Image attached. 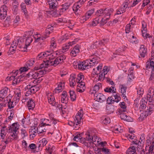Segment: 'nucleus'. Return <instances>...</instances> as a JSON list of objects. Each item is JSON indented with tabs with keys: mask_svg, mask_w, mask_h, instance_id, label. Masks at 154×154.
<instances>
[{
	"mask_svg": "<svg viewBox=\"0 0 154 154\" xmlns=\"http://www.w3.org/2000/svg\"><path fill=\"white\" fill-rule=\"evenodd\" d=\"M66 57L65 55H62L58 57L56 59L53 60L52 59V58L50 57H48L49 60L44 61V64L45 66H56L59 63H62L63 61V60H65Z\"/></svg>",
	"mask_w": 154,
	"mask_h": 154,
	"instance_id": "5",
	"label": "nucleus"
},
{
	"mask_svg": "<svg viewBox=\"0 0 154 154\" xmlns=\"http://www.w3.org/2000/svg\"><path fill=\"white\" fill-rule=\"evenodd\" d=\"M119 105L120 108L118 109L119 113L124 112L126 111L127 106L125 102H120Z\"/></svg>",
	"mask_w": 154,
	"mask_h": 154,
	"instance_id": "31",
	"label": "nucleus"
},
{
	"mask_svg": "<svg viewBox=\"0 0 154 154\" xmlns=\"http://www.w3.org/2000/svg\"><path fill=\"white\" fill-rule=\"evenodd\" d=\"M10 89L7 87H5L0 91V101H2L8 94H10Z\"/></svg>",
	"mask_w": 154,
	"mask_h": 154,
	"instance_id": "15",
	"label": "nucleus"
},
{
	"mask_svg": "<svg viewBox=\"0 0 154 154\" xmlns=\"http://www.w3.org/2000/svg\"><path fill=\"white\" fill-rule=\"evenodd\" d=\"M51 45H50V50L49 51V52H51L52 54H56L57 55V51H55L53 54V51L54 49H55L57 47V43L55 39L54 38H52L51 41Z\"/></svg>",
	"mask_w": 154,
	"mask_h": 154,
	"instance_id": "17",
	"label": "nucleus"
},
{
	"mask_svg": "<svg viewBox=\"0 0 154 154\" xmlns=\"http://www.w3.org/2000/svg\"><path fill=\"white\" fill-rule=\"evenodd\" d=\"M94 99L100 103L104 102L106 100V96L101 93H95L94 95Z\"/></svg>",
	"mask_w": 154,
	"mask_h": 154,
	"instance_id": "11",
	"label": "nucleus"
},
{
	"mask_svg": "<svg viewBox=\"0 0 154 154\" xmlns=\"http://www.w3.org/2000/svg\"><path fill=\"white\" fill-rule=\"evenodd\" d=\"M71 5V3L70 2H65L61 6V8H60L59 10L62 13L68 9Z\"/></svg>",
	"mask_w": 154,
	"mask_h": 154,
	"instance_id": "28",
	"label": "nucleus"
},
{
	"mask_svg": "<svg viewBox=\"0 0 154 154\" xmlns=\"http://www.w3.org/2000/svg\"><path fill=\"white\" fill-rule=\"evenodd\" d=\"M55 26L54 24L49 25L47 26V28L46 30L45 33L46 35L48 36L53 31L54 27Z\"/></svg>",
	"mask_w": 154,
	"mask_h": 154,
	"instance_id": "42",
	"label": "nucleus"
},
{
	"mask_svg": "<svg viewBox=\"0 0 154 154\" xmlns=\"http://www.w3.org/2000/svg\"><path fill=\"white\" fill-rule=\"evenodd\" d=\"M73 140L74 141L79 142L83 143H87V142H86V137L85 138L83 137L80 134H78L76 135L74 137Z\"/></svg>",
	"mask_w": 154,
	"mask_h": 154,
	"instance_id": "20",
	"label": "nucleus"
},
{
	"mask_svg": "<svg viewBox=\"0 0 154 154\" xmlns=\"http://www.w3.org/2000/svg\"><path fill=\"white\" fill-rule=\"evenodd\" d=\"M147 100L146 98H142L140 101V106L139 109L140 111H142L146 109V104H147Z\"/></svg>",
	"mask_w": 154,
	"mask_h": 154,
	"instance_id": "22",
	"label": "nucleus"
},
{
	"mask_svg": "<svg viewBox=\"0 0 154 154\" xmlns=\"http://www.w3.org/2000/svg\"><path fill=\"white\" fill-rule=\"evenodd\" d=\"M102 87L101 84L100 83H97L94 86L93 88L94 92H91V93L95 94V93H97V92L100 89L102 88Z\"/></svg>",
	"mask_w": 154,
	"mask_h": 154,
	"instance_id": "45",
	"label": "nucleus"
},
{
	"mask_svg": "<svg viewBox=\"0 0 154 154\" xmlns=\"http://www.w3.org/2000/svg\"><path fill=\"white\" fill-rule=\"evenodd\" d=\"M113 97H114V99L112 96L109 97L107 98L106 101L107 103L108 104H112L115 102L118 103L121 100V98L119 95L116 94Z\"/></svg>",
	"mask_w": 154,
	"mask_h": 154,
	"instance_id": "12",
	"label": "nucleus"
},
{
	"mask_svg": "<svg viewBox=\"0 0 154 154\" xmlns=\"http://www.w3.org/2000/svg\"><path fill=\"white\" fill-rule=\"evenodd\" d=\"M68 39V35L65 34L61 36L59 40L61 42H64Z\"/></svg>",
	"mask_w": 154,
	"mask_h": 154,
	"instance_id": "64",
	"label": "nucleus"
},
{
	"mask_svg": "<svg viewBox=\"0 0 154 154\" xmlns=\"http://www.w3.org/2000/svg\"><path fill=\"white\" fill-rule=\"evenodd\" d=\"M140 55L141 57L144 58L147 54V48L144 45H141L139 50Z\"/></svg>",
	"mask_w": 154,
	"mask_h": 154,
	"instance_id": "19",
	"label": "nucleus"
},
{
	"mask_svg": "<svg viewBox=\"0 0 154 154\" xmlns=\"http://www.w3.org/2000/svg\"><path fill=\"white\" fill-rule=\"evenodd\" d=\"M128 4V1L126 0L120 7L119 10L121 11L122 13L126 11Z\"/></svg>",
	"mask_w": 154,
	"mask_h": 154,
	"instance_id": "40",
	"label": "nucleus"
},
{
	"mask_svg": "<svg viewBox=\"0 0 154 154\" xmlns=\"http://www.w3.org/2000/svg\"><path fill=\"white\" fill-rule=\"evenodd\" d=\"M114 130L115 133H116L121 132L122 131L121 127L119 124L115 125L114 127Z\"/></svg>",
	"mask_w": 154,
	"mask_h": 154,
	"instance_id": "52",
	"label": "nucleus"
},
{
	"mask_svg": "<svg viewBox=\"0 0 154 154\" xmlns=\"http://www.w3.org/2000/svg\"><path fill=\"white\" fill-rule=\"evenodd\" d=\"M67 96H61V100L63 104H58L57 106V109L59 110L62 116L64 118L67 116L69 113L68 109L67 108L66 104L67 102Z\"/></svg>",
	"mask_w": 154,
	"mask_h": 154,
	"instance_id": "4",
	"label": "nucleus"
},
{
	"mask_svg": "<svg viewBox=\"0 0 154 154\" xmlns=\"http://www.w3.org/2000/svg\"><path fill=\"white\" fill-rule=\"evenodd\" d=\"M19 127V125L17 123H14L12 124L11 126H10L9 127V131L14 132L16 133Z\"/></svg>",
	"mask_w": 154,
	"mask_h": 154,
	"instance_id": "25",
	"label": "nucleus"
},
{
	"mask_svg": "<svg viewBox=\"0 0 154 154\" xmlns=\"http://www.w3.org/2000/svg\"><path fill=\"white\" fill-rule=\"evenodd\" d=\"M119 88L120 90V92L122 94V97L124 99H125L126 97V93L127 89V86L125 85L120 84Z\"/></svg>",
	"mask_w": 154,
	"mask_h": 154,
	"instance_id": "21",
	"label": "nucleus"
},
{
	"mask_svg": "<svg viewBox=\"0 0 154 154\" xmlns=\"http://www.w3.org/2000/svg\"><path fill=\"white\" fill-rule=\"evenodd\" d=\"M97 76L95 77V81H100L101 82L103 81L105 78V75L103 74L102 72H100L98 74H97Z\"/></svg>",
	"mask_w": 154,
	"mask_h": 154,
	"instance_id": "32",
	"label": "nucleus"
},
{
	"mask_svg": "<svg viewBox=\"0 0 154 154\" xmlns=\"http://www.w3.org/2000/svg\"><path fill=\"white\" fill-rule=\"evenodd\" d=\"M30 136H32V138L35 137L37 134V129L34 127H32L29 130Z\"/></svg>",
	"mask_w": 154,
	"mask_h": 154,
	"instance_id": "46",
	"label": "nucleus"
},
{
	"mask_svg": "<svg viewBox=\"0 0 154 154\" xmlns=\"http://www.w3.org/2000/svg\"><path fill=\"white\" fill-rule=\"evenodd\" d=\"M126 154H137L136 149L134 146L130 147L127 150Z\"/></svg>",
	"mask_w": 154,
	"mask_h": 154,
	"instance_id": "41",
	"label": "nucleus"
},
{
	"mask_svg": "<svg viewBox=\"0 0 154 154\" xmlns=\"http://www.w3.org/2000/svg\"><path fill=\"white\" fill-rule=\"evenodd\" d=\"M25 39V36H23L22 37L18 38H16L14 39L13 41V43L17 47V46L20 48H23L24 46H25L24 42Z\"/></svg>",
	"mask_w": 154,
	"mask_h": 154,
	"instance_id": "8",
	"label": "nucleus"
},
{
	"mask_svg": "<svg viewBox=\"0 0 154 154\" xmlns=\"http://www.w3.org/2000/svg\"><path fill=\"white\" fill-rule=\"evenodd\" d=\"M25 46H24V49H26V48L29 46L32 41V37L27 36V37H25Z\"/></svg>",
	"mask_w": 154,
	"mask_h": 154,
	"instance_id": "34",
	"label": "nucleus"
},
{
	"mask_svg": "<svg viewBox=\"0 0 154 154\" xmlns=\"http://www.w3.org/2000/svg\"><path fill=\"white\" fill-rule=\"evenodd\" d=\"M21 9L23 10L24 14L26 15L27 14V11L26 10V6L24 3H22L20 5Z\"/></svg>",
	"mask_w": 154,
	"mask_h": 154,
	"instance_id": "60",
	"label": "nucleus"
},
{
	"mask_svg": "<svg viewBox=\"0 0 154 154\" xmlns=\"http://www.w3.org/2000/svg\"><path fill=\"white\" fill-rule=\"evenodd\" d=\"M47 66H45L44 62V63H42L39 67H36L34 68V70H38L40 69H41V70L37 72L34 71H31L27 75L30 79H37L40 78L41 75L45 74L48 71L47 69Z\"/></svg>",
	"mask_w": 154,
	"mask_h": 154,
	"instance_id": "3",
	"label": "nucleus"
},
{
	"mask_svg": "<svg viewBox=\"0 0 154 154\" xmlns=\"http://www.w3.org/2000/svg\"><path fill=\"white\" fill-rule=\"evenodd\" d=\"M21 90L18 88L16 89L14 91L15 94V97H16V99L17 101H18L20 98L21 96Z\"/></svg>",
	"mask_w": 154,
	"mask_h": 154,
	"instance_id": "44",
	"label": "nucleus"
},
{
	"mask_svg": "<svg viewBox=\"0 0 154 154\" xmlns=\"http://www.w3.org/2000/svg\"><path fill=\"white\" fill-rule=\"evenodd\" d=\"M99 58L94 55H91L89 59L82 62L78 63V68L82 70L89 69L98 63Z\"/></svg>",
	"mask_w": 154,
	"mask_h": 154,
	"instance_id": "1",
	"label": "nucleus"
},
{
	"mask_svg": "<svg viewBox=\"0 0 154 154\" xmlns=\"http://www.w3.org/2000/svg\"><path fill=\"white\" fill-rule=\"evenodd\" d=\"M71 42H69L67 44L64 45L62 48V52L64 53L67 51L69 48V46H72Z\"/></svg>",
	"mask_w": 154,
	"mask_h": 154,
	"instance_id": "49",
	"label": "nucleus"
},
{
	"mask_svg": "<svg viewBox=\"0 0 154 154\" xmlns=\"http://www.w3.org/2000/svg\"><path fill=\"white\" fill-rule=\"evenodd\" d=\"M27 107L29 110H33L35 106L34 102L32 99H29L27 102Z\"/></svg>",
	"mask_w": 154,
	"mask_h": 154,
	"instance_id": "39",
	"label": "nucleus"
},
{
	"mask_svg": "<svg viewBox=\"0 0 154 154\" xmlns=\"http://www.w3.org/2000/svg\"><path fill=\"white\" fill-rule=\"evenodd\" d=\"M86 142L88 141L89 142V144H88L87 146H90L91 143H94V144H95L94 142H97V143H99V140L98 137L96 135H91L89 133H88L86 134Z\"/></svg>",
	"mask_w": 154,
	"mask_h": 154,
	"instance_id": "7",
	"label": "nucleus"
},
{
	"mask_svg": "<svg viewBox=\"0 0 154 154\" xmlns=\"http://www.w3.org/2000/svg\"><path fill=\"white\" fill-rule=\"evenodd\" d=\"M105 92L109 93H116V89L115 87L111 86L110 87H107L104 89Z\"/></svg>",
	"mask_w": 154,
	"mask_h": 154,
	"instance_id": "38",
	"label": "nucleus"
},
{
	"mask_svg": "<svg viewBox=\"0 0 154 154\" xmlns=\"http://www.w3.org/2000/svg\"><path fill=\"white\" fill-rule=\"evenodd\" d=\"M53 54H51V52H49V51H47L45 52H43L40 53L38 55L36 59L38 60H41L42 59L45 58L46 57H50L53 56Z\"/></svg>",
	"mask_w": 154,
	"mask_h": 154,
	"instance_id": "16",
	"label": "nucleus"
},
{
	"mask_svg": "<svg viewBox=\"0 0 154 154\" xmlns=\"http://www.w3.org/2000/svg\"><path fill=\"white\" fill-rule=\"evenodd\" d=\"M100 17L98 16L94 18L92 22H90L89 24L91 26H96L98 24H100Z\"/></svg>",
	"mask_w": 154,
	"mask_h": 154,
	"instance_id": "36",
	"label": "nucleus"
},
{
	"mask_svg": "<svg viewBox=\"0 0 154 154\" xmlns=\"http://www.w3.org/2000/svg\"><path fill=\"white\" fill-rule=\"evenodd\" d=\"M48 37V36L46 35L45 36L39 37L37 36V37H34L35 39V41L36 42H38L39 41H42L44 40L46 38Z\"/></svg>",
	"mask_w": 154,
	"mask_h": 154,
	"instance_id": "55",
	"label": "nucleus"
},
{
	"mask_svg": "<svg viewBox=\"0 0 154 154\" xmlns=\"http://www.w3.org/2000/svg\"><path fill=\"white\" fill-rule=\"evenodd\" d=\"M19 70V71L18 70H13L12 72L13 73L12 75L10 77H8L6 78V79L7 80H9L10 81L11 80H13V79H14V78L15 77V76L17 75Z\"/></svg>",
	"mask_w": 154,
	"mask_h": 154,
	"instance_id": "47",
	"label": "nucleus"
},
{
	"mask_svg": "<svg viewBox=\"0 0 154 154\" xmlns=\"http://www.w3.org/2000/svg\"><path fill=\"white\" fill-rule=\"evenodd\" d=\"M94 9H91L88 11L85 15L81 17V20H82L83 22H84L88 20L89 18H91L92 15L94 12Z\"/></svg>",
	"mask_w": 154,
	"mask_h": 154,
	"instance_id": "13",
	"label": "nucleus"
},
{
	"mask_svg": "<svg viewBox=\"0 0 154 154\" xmlns=\"http://www.w3.org/2000/svg\"><path fill=\"white\" fill-rule=\"evenodd\" d=\"M109 40V39L107 38H104L103 40L100 41L99 44L101 46L104 45L105 44L108 43Z\"/></svg>",
	"mask_w": 154,
	"mask_h": 154,
	"instance_id": "59",
	"label": "nucleus"
},
{
	"mask_svg": "<svg viewBox=\"0 0 154 154\" xmlns=\"http://www.w3.org/2000/svg\"><path fill=\"white\" fill-rule=\"evenodd\" d=\"M110 69V67L107 66H105L103 68L102 70V72L103 74H104V75H106L108 72L109 71Z\"/></svg>",
	"mask_w": 154,
	"mask_h": 154,
	"instance_id": "61",
	"label": "nucleus"
},
{
	"mask_svg": "<svg viewBox=\"0 0 154 154\" xmlns=\"http://www.w3.org/2000/svg\"><path fill=\"white\" fill-rule=\"evenodd\" d=\"M141 32L143 36V37L144 39H146L147 38H150L151 37L149 34L147 33V29L146 27H144L143 28H142Z\"/></svg>",
	"mask_w": 154,
	"mask_h": 154,
	"instance_id": "43",
	"label": "nucleus"
},
{
	"mask_svg": "<svg viewBox=\"0 0 154 154\" xmlns=\"http://www.w3.org/2000/svg\"><path fill=\"white\" fill-rule=\"evenodd\" d=\"M19 79H20L18 76L16 78H15V77L14 78V79H13V80L12 83V85H14L15 84H18L20 82V81Z\"/></svg>",
	"mask_w": 154,
	"mask_h": 154,
	"instance_id": "62",
	"label": "nucleus"
},
{
	"mask_svg": "<svg viewBox=\"0 0 154 154\" xmlns=\"http://www.w3.org/2000/svg\"><path fill=\"white\" fill-rule=\"evenodd\" d=\"M80 47L79 45H76L72 49L70 52V55L71 56L75 57L79 53L80 51Z\"/></svg>",
	"mask_w": 154,
	"mask_h": 154,
	"instance_id": "23",
	"label": "nucleus"
},
{
	"mask_svg": "<svg viewBox=\"0 0 154 154\" xmlns=\"http://www.w3.org/2000/svg\"><path fill=\"white\" fill-rule=\"evenodd\" d=\"M146 70L150 69L151 70H154V61L150 60V62H147L146 63Z\"/></svg>",
	"mask_w": 154,
	"mask_h": 154,
	"instance_id": "37",
	"label": "nucleus"
},
{
	"mask_svg": "<svg viewBox=\"0 0 154 154\" xmlns=\"http://www.w3.org/2000/svg\"><path fill=\"white\" fill-rule=\"evenodd\" d=\"M39 144L38 147H42L46 145L47 143V141L45 138H44L39 141Z\"/></svg>",
	"mask_w": 154,
	"mask_h": 154,
	"instance_id": "51",
	"label": "nucleus"
},
{
	"mask_svg": "<svg viewBox=\"0 0 154 154\" xmlns=\"http://www.w3.org/2000/svg\"><path fill=\"white\" fill-rule=\"evenodd\" d=\"M125 136L130 141L133 143V144L138 145V146H140V144L139 140H137V137L134 135H131L128 134H125Z\"/></svg>",
	"mask_w": 154,
	"mask_h": 154,
	"instance_id": "14",
	"label": "nucleus"
},
{
	"mask_svg": "<svg viewBox=\"0 0 154 154\" xmlns=\"http://www.w3.org/2000/svg\"><path fill=\"white\" fill-rule=\"evenodd\" d=\"M33 82H30L26 87V90L27 91L26 95V96L32 94V90L33 89Z\"/></svg>",
	"mask_w": 154,
	"mask_h": 154,
	"instance_id": "30",
	"label": "nucleus"
},
{
	"mask_svg": "<svg viewBox=\"0 0 154 154\" xmlns=\"http://www.w3.org/2000/svg\"><path fill=\"white\" fill-rule=\"evenodd\" d=\"M83 110L82 109H81L75 116L74 121L76 127H78V129L79 128L80 125L79 124L81 123V121L83 119Z\"/></svg>",
	"mask_w": 154,
	"mask_h": 154,
	"instance_id": "6",
	"label": "nucleus"
},
{
	"mask_svg": "<svg viewBox=\"0 0 154 154\" xmlns=\"http://www.w3.org/2000/svg\"><path fill=\"white\" fill-rule=\"evenodd\" d=\"M154 95V90L151 88H149L148 91V93L147 95V100H148L149 102H151L152 100V98Z\"/></svg>",
	"mask_w": 154,
	"mask_h": 154,
	"instance_id": "29",
	"label": "nucleus"
},
{
	"mask_svg": "<svg viewBox=\"0 0 154 154\" xmlns=\"http://www.w3.org/2000/svg\"><path fill=\"white\" fill-rule=\"evenodd\" d=\"M84 79V75L79 74L78 75L77 77L76 78V81L77 83L82 82V81Z\"/></svg>",
	"mask_w": 154,
	"mask_h": 154,
	"instance_id": "54",
	"label": "nucleus"
},
{
	"mask_svg": "<svg viewBox=\"0 0 154 154\" xmlns=\"http://www.w3.org/2000/svg\"><path fill=\"white\" fill-rule=\"evenodd\" d=\"M77 91L82 93L84 91L85 89V83L84 82L77 83Z\"/></svg>",
	"mask_w": 154,
	"mask_h": 154,
	"instance_id": "24",
	"label": "nucleus"
},
{
	"mask_svg": "<svg viewBox=\"0 0 154 154\" xmlns=\"http://www.w3.org/2000/svg\"><path fill=\"white\" fill-rule=\"evenodd\" d=\"M137 94L140 95L139 97L141 96L144 93V89L143 88L139 87L137 89Z\"/></svg>",
	"mask_w": 154,
	"mask_h": 154,
	"instance_id": "63",
	"label": "nucleus"
},
{
	"mask_svg": "<svg viewBox=\"0 0 154 154\" xmlns=\"http://www.w3.org/2000/svg\"><path fill=\"white\" fill-rule=\"evenodd\" d=\"M49 120L48 119H45L41 123L42 126H45V125L51 126V124H50Z\"/></svg>",
	"mask_w": 154,
	"mask_h": 154,
	"instance_id": "57",
	"label": "nucleus"
},
{
	"mask_svg": "<svg viewBox=\"0 0 154 154\" xmlns=\"http://www.w3.org/2000/svg\"><path fill=\"white\" fill-rule=\"evenodd\" d=\"M147 109L144 110L141 115L142 117H143V118L146 117L152 113V111L154 109V105L150 104L147 107Z\"/></svg>",
	"mask_w": 154,
	"mask_h": 154,
	"instance_id": "10",
	"label": "nucleus"
},
{
	"mask_svg": "<svg viewBox=\"0 0 154 154\" xmlns=\"http://www.w3.org/2000/svg\"><path fill=\"white\" fill-rule=\"evenodd\" d=\"M12 95L11 94H9V95L6 97V100L8 101V106L10 109L13 108L16 105L18 101L16 100V101L15 100V99L14 98V97L12 100Z\"/></svg>",
	"mask_w": 154,
	"mask_h": 154,
	"instance_id": "9",
	"label": "nucleus"
},
{
	"mask_svg": "<svg viewBox=\"0 0 154 154\" xmlns=\"http://www.w3.org/2000/svg\"><path fill=\"white\" fill-rule=\"evenodd\" d=\"M52 9L53 10L50 11V12L51 15L54 17H57L61 15L62 13L61 11L57 10V9Z\"/></svg>",
	"mask_w": 154,
	"mask_h": 154,
	"instance_id": "33",
	"label": "nucleus"
},
{
	"mask_svg": "<svg viewBox=\"0 0 154 154\" xmlns=\"http://www.w3.org/2000/svg\"><path fill=\"white\" fill-rule=\"evenodd\" d=\"M48 4L50 8L52 9L56 8L57 5V2L56 0H48Z\"/></svg>",
	"mask_w": 154,
	"mask_h": 154,
	"instance_id": "35",
	"label": "nucleus"
},
{
	"mask_svg": "<svg viewBox=\"0 0 154 154\" xmlns=\"http://www.w3.org/2000/svg\"><path fill=\"white\" fill-rule=\"evenodd\" d=\"M81 7L79 5V3L76 2L74 4L72 7L73 11L77 16H79L81 13V11L79 9Z\"/></svg>",
	"mask_w": 154,
	"mask_h": 154,
	"instance_id": "18",
	"label": "nucleus"
},
{
	"mask_svg": "<svg viewBox=\"0 0 154 154\" xmlns=\"http://www.w3.org/2000/svg\"><path fill=\"white\" fill-rule=\"evenodd\" d=\"M113 10L110 8L107 9H101L97 10L95 13V15L97 16L102 17H100V26H103L109 20L110 15L113 13Z\"/></svg>",
	"mask_w": 154,
	"mask_h": 154,
	"instance_id": "2",
	"label": "nucleus"
},
{
	"mask_svg": "<svg viewBox=\"0 0 154 154\" xmlns=\"http://www.w3.org/2000/svg\"><path fill=\"white\" fill-rule=\"evenodd\" d=\"M7 11H2L0 10V19L3 20L5 19L7 16Z\"/></svg>",
	"mask_w": 154,
	"mask_h": 154,
	"instance_id": "56",
	"label": "nucleus"
},
{
	"mask_svg": "<svg viewBox=\"0 0 154 154\" xmlns=\"http://www.w3.org/2000/svg\"><path fill=\"white\" fill-rule=\"evenodd\" d=\"M64 82H60L58 85L57 87L55 88L54 92L56 93H59L62 91L64 87Z\"/></svg>",
	"mask_w": 154,
	"mask_h": 154,
	"instance_id": "27",
	"label": "nucleus"
},
{
	"mask_svg": "<svg viewBox=\"0 0 154 154\" xmlns=\"http://www.w3.org/2000/svg\"><path fill=\"white\" fill-rule=\"evenodd\" d=\"M75 75H71L69 79V85L71 87H73L76 84Z\"/></svg>",
	"mask_w": 154,
	"mask_h": 154,
	"instance_id": "48",
	"label": "nucleus"
},
{
	"mask_svg": "<svg viewBox=\"0 0 154 154\" xmlns=\"http://www.w3.org/2000/svg\"><path fill=\"white\" fill-rule=\"evenodd\" d=\"M48 103L53 106H55L56 103L55 101V98L54 95L51 94H49L48 96Z\"/></svg>",
	"mask_w": 154,
	"mask_h": 154,
	"instance_id": "26",
	"label": "nucleus"
},
{
	"mask_svg": "<svg viewBox=\"0 0 154 154\" xmlns=\"http://www.w3.org/2000/svg\"><path fill=\"white\" fill-rule=\"evenodd\" d=\"M17 47L14 43H12L11 47L10 48L9 51L11 54L14 53L15 50Z\"/></svg>",
	"mask_w": 154,
	"mask_h": 154,
	"instance_id": "58",
	"label": "nucleus"
},
{
	"mask_svg": "<svg viewBox=\"0 0 154 154\" xmlns=\"http://www.w3.org/2000/svg\"><path fill=\"white\" fill-rule=\"evenodd\" d=\"M35 63V59L31 58L27 61L25 64V66H28L30 69Z\"/></svg>",
	"mask_w": 154,
	"mask_h": 154,
	"instance_id": "50",
	"label": "nucleus"
},
{
	"mask_svg": "<svg viewBox=\"0 0 154 154\" xmlns=\"http://www.w3.org/2000/svg\"><path fill=\"white\" fill-rule=\"evenodd\" d=\"M69 93L71 100L73 101L75 100L76 96L74 91H69Z\"/></svg>",
	"mask_w": 154,
	"mask_h": 154,
	"instance_id": "53",
	"label": "nucleus"
}]
</instances>
